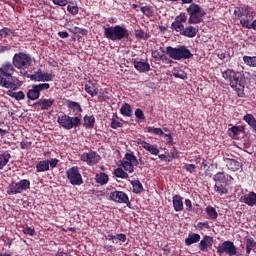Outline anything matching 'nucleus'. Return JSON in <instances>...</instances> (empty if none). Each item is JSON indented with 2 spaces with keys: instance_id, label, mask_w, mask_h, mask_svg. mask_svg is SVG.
Here are the masks:
<instances>
[{
  "instance_id": "nucleus-1",
  "label": "nucleus",
  "mask_w": 256,
  "mask_h": 256,
  "mask_svg": "<svg viewBox=\"0 0 256 256\" xmlns=\"http://www.w3.org/2000/svg\"><path fill=\"white\" fill-rule=\"evenodd\" d=\"M15 73V66L11 62H4L0 67V85L6 89L17 91L23 83L17 78H13Z\"/></svg>"
},
{
  "instance_id": "nucleus-2",
  "label": "nucleus",
  "mask_w": 256,
  "mask_h": 256,
  "mask_svg": "<svg viewBox=\"0 0 256 256\" xmlns=\"http://www.w3.org/2000/svg\"><path fill=\"white\" fill-rule=\"evenodd\" d=\"M222 77L227 81L235 92H237L238 97H243V89H245V74L243 72L235 71L233 69H227L222 72Z\"/></svg>"
},
{
  "instance_id": "nucleus-3",
  "label": "nucleus",
  "mask_w": 256,
  "mask_h": 256,
  "mask_svg": "<svg viewBox=\"0 0 256 256\" xmlns=\"http://www.w3.org/2000/svg\"><path fill=\"white\" fill-rule=\"evenodd\" d=\"M104 37L109 41H123V39H129V30L121 25L103 27Z\"/></svg>"
},
{
  "instance_id": "nucleus-4",
  "label": "nucleus",
  "mask_w": 256,
  "mask_h": 256,
  "mask_svg": "<svg viewBox=\"0 0 256 256\" xmlns=\"http://www.w3.org/2000/svg\"><path fill=\"white\" fill-rule=\"evenodd\" d=\"M166 55H168L170 59H174V61L191 59V57H193V53H191V50H189L185 45H178L175 48H173V46L166 47Z\"/></svg>"
},
{
  "instance_id": "nucleus-5",
  "label": "nucleus",
  "mask_w": 256,
  "mask_h": 256,
  "mask_svg": "<svg viewBox=\"0 0 256 256\" xmlns=\"http://www.w3.org/2000/svg\"><path fill=\"white\" fill-rule=\"evenodd\" d=\"M12 64L14 68L19 69L20 71H27L30 65H33V58L31 55L25 52L15 53L12 58Z\"/></svg>"
},
{
  "instance_id": "nucleus-6",
  "label": "nucleus",
  "mask_w": 256,
  "mask_h": 256,
  "mask_svg": "<svg viewBox=\"0 0 256 256\" xmlns=\"http://www.w3.org/2000/svg\"><path fill=\"white\" fill-rule=\"evenodd\" d=\"M189 19L188 23L189 25H199V23H202L203 17H205L206 13L199 4L192 3L187 9H186Z\"/></svg>"
},
{
  "instance_id": "nucleus-7",
  "label": "nucleus",
  "mask_w": 256,
  "mask_h": 256,
  "mask_svg": "<svg viewBox=\"0 0 256 256\" xmlns=\"http://www.w3.org/2000/svg\"><path fill=\"white\" fill-rule=\"evenodd\" d=\"M57 123L63 129L71 131V129H77L81 127V118L79 116H69L67 114H62L57 117Z\"/></svg>"
},
{
  "instance_id": "nucleus-8",
  "label": "nucleus",
  "mask_w": 256,
  "mask_h": 256,
  "mask_svg": "<svg viewBox=\"0 0 256 256\" xmlns=\"http://www.w3.org/2000/svg\"><path fill=\"white\" fill-rule=\"evenodd\" d=\"M31 189V181L29 179H22L18 182H12L7 188L8 195H19Z\"/></svg>"
},
{
  "instance_id": "nucleus-9",
  "label": "nucleus",
  "mask_w": 256,
  "mask_h": 256,
  "mask_svg": "<svg viewBox=\"0 0 256 256\" xmlns=\"http://www.w3.org/2000/svg\"><path fill=\"white\" fill-rule=\"evenodd\" d=\"M120 165L123 167L124 171L133 173L135 171V167L139 165V160L137 159V156L133 154V152H127L124 155L122 161H120Z\"/></svg>"
},
{
  "instance_id": "nucleus-10",
  "label": "nucleus",
  "mask_w": 256,
  "mask_h": 256,
  "mask_svg": "<svg viewBox=\"0 0 256 256\" xmlns=\"http://www.w3.org/2000/svg\"><path fill=\"white\" fill-rule=\"evenodd\" d=\"M51 89V85L49 83H41V84H34L31 86V89L27 92V98L30 101H37L39 97H41L42 91H48Z\"/></svg>"
},
{
  "instance_id": "nucleus-11",
  "label": "nucleus",
  "mask_w": 256,
  "mask_h": 256,
  "mask_svg": "<svg viewBox=\"0 0 256 256\" xmlns=\"http://www.w3.org/2000/svg\"><path fill=\"white\" fill-rule=\"evenodd\" d=\"M218 255H229V256H240L241 254L237 253V246H235V243L227 240L224 241L222 244H220L218 247H216Z\"/></svg>"
},
{
  "instance_id": "nucleus-12",
  "label": "nucleus",
  "mask_w": 256,
  "mask_h": 256,
  "mask_svg": "<svg viewBox=\"0 0 256 256\" xmlns=\"http://www.w3.org/2000/svg\"><path fill=\"white\" fill-rule=\"evenodd\" d=\"M66 177L71 185H83V176L79 172V167L74 166L66 171Z\"/></svg>"
},
{
  "instance_id": "nucleus-13",
  "label": "nucleus",
  "mask_w": 256,
  "mask_h": 256,
  "mask_svg": "<svg viewBox=\"0 0 256 256\" xmlns=\"http://www.w3.org/2000/svg\"><path fill=\"white\" fill-rule=\"evenodd\" d=\"M80 160L83 161V163L89 165L90 167H93L97 165L99 161H101V156L96 151L91 150L89 152H84L83 154H81Z\"/></svg>"
},
{
  "instance_id": "nucleus-14",
  "label": "nucleus",
  "mask_w": 256,
  "mask_h": 256,
  "mask_svg": "<svg viewBox=\"0 0 256 256\" xmlns=\"http://www.w3.org/2000/svg\"><path fill=\"white\" fill-rule=\"evenodd\" d=\"M234 16L236 19H244L243 17H255V11H251V7L247 4H243L242 6H236L234 8Z\"/></svg>"
},
{
  "instance_id": "nucleus-15",
  "label": "nucleus",
  "mask_w": 256,
  "mask_h": 256,
  "mask_svg": "<svg viewBox=\"0 0 256 256\" xmlns=\"http://www.w3.org/2000/svg\"><path fill=\"white\" fill-rule=\"evenodd\" d=\"M183 23H187V14L180 13V15L175 17L174 21L171 24L172 31H175L176 33L182 35L185 29V25Z\"/></svg>"
},
{
  "instance_id": "nucleus-16",
  "label": "nucleus",
  "mask_w": 256,
  "mask_h": 256,
  "mask_svg": "<svg viewBox=\"0 0 256 256\" xmlns=\"http://www.w3.org/2000/svg\"><path fill=\"white\" fill-rule=\"evenodd\" d=\"M111 201L114 203H124L127 207L131 208V202L129 201V196L123 191H113L110 193Z\"/></svg>"
},
{
  "instance_id": "nucleus-17",
  "label": "nucleus",
  "mask_w": 256,
  "mask_h": 256,
  "mask_svg": "<svg viewBox=\"0 0 256 256\" xmlns=\"http://www.w3.org/2000/svg\"><path fill=\"white\" fill-rule=\"evenodd\" d=\"M54 104L55 100L53 98H41L34 103V107L37 109V111H49Z\"/></svg>"
},
{
  "instance_id": "nucleus-18",
  "label": "nucleus",
  "mask_w": 256,
  "mask_h": 256,
  "mask_svg": "<svg viewBox=\"0 0 256 256\" xmlns=\"http://www.w3.org/2000/svg\"><path fill=\"white\" fill-rule=\"evenodd\" d=\"M213 247V237L209 235H205L200 243L198 244V249L203 253H207L209 249Z\"/></svg>"
},
{
  "instance_id": "nucleus-19",
  "label": "nucleus",
  "mask_w": 256,
  "mask_h": 256,
  "mask_svg": "<svg viewBox=\"0 0 256 256\" xmlns=\"http://www.w3.org/2000/svg\"><path fill=\"white\" fill-rule=\"evenodd\" d=\"M133 65L134 69H136L138 73H147L151 71V65H149V62H145L142 59H134Z\"/></svg>"
},
{
  "instance_id": "nucleus-20",
  "label": "nucleus",
  "mask_w": 256,
  "mask_h": 256,
  "mask_svg": "<svg viewBox=\"0 0 256 256\" xmlns=\"http://www.w3.org/2000/svg\"><path fill=\"white\" fill-rule=\"evenodd\" d=\"M136 143L137 145H141V147H143V149L151 153V155H159V148H157V146L151 145L149 142H146L141 138H138Z\"/></svg>"
},
{
  "instance_id": "nucleus-21",
  "label": "nucleus",
  "mask_w": 256,
  "mask_h": 256,
  "mask_svg": "<svg viewBox=\"0 0 256 256\" xmlns=\"http://www.w3.org/2000/svg\"><path fill=\"white\" fill-rule=\"evenodd\" d=\"M84 89L88 95H91L92 97H97L99 95V84L93 83V81L88 80L85 85Z\"/></svg>"
},
{
  "instance_id": "nucleus-22",
  "label": "nucleus",
  "mask_w": 256,
  "mask_h": 256,
  "mask_svg": "<svg viewBox=\"0 0 256 256\" xmlns=\"http://www.w3.org/2000/svg\"><path fill=\"white\" fill-rule=\"evenodd\" d=\"M240 203H245L248 207H254L256 205V193L249 192L240 197Z\"/></svg>"
},
{
  "instance_id": "nucleus-23",
  "label": "nucleus",
  "mask_w": 256,
  "mask_h": 256,
  "mask_svg": "<svg viewBox=\"0 0 256 256\" xmlns=\"http://www.w3.org/2000/svg\"><path fill=\"white\" fill-rule=\"evenodd\" d=\"M66 106L68 111H72L74 115H79V113H83V108L79 102H75L72 100H66Z\"/></svg>"
},
{
  "instance_id": "nucleus-24",
  "label": "nucleus",
  "mask_w": 256,
  "mask_h": 256,
  "mask_svg": "<svg viewBox=\"0 0 256 256\" xmlns=\"http://www.w3.org/2000/svg\"><path fill=\"white\" fill-rule=\"evenodd\" d=\"M21 77H27V79H31V81L41 82L39 80L40 77L43 75V70L38 69L34 74H29L28 71L22 70L20 71Z\"/></svg>"
},
{
  "instance_id": "nucleus-25",
  "label": "nucleus",
  "mask_w": 256,
  "mask_h": 256,
  "mask_svg": "<svg viewBox=\"0 0 256 256\" xmlns=\"http://www.w3.org/2000/svg\"><path fill=\"white\" fill-rule=\"evenodd\" d=\"M224 162L226 163V167H228L230 171H239V168L243 167V164L235 159L224 158Z\"/></svg>"
},
{
  "instance_id": "nucleus-26",
  "label": "nucleus",
  "mask_w": 256,
  "mask_h": 256,
  "mask_svg": "<svg viewBox=\"0 0 256 256\" xmlns=\"http://www.w3.org/2000/svg\"><path fill=\"white\" fill-rule=\"evenodd\" d=\"M197 33H199V28L194 26H187L184 27V30L182 31L183 37H188L189 39H193V37H197Z\"/></svg>"
},
{
  "instance_id": "nucleus-27",
  "label": "nucleus",
  "mask_w": 256,
  "mask_h": 256,
  "mask_svg": "<svg viewBox=\"0 0 256 256\" xmlns=\"http://www.w3.org/2000/svg\"><path fill=\"white\" fill-rule=\"evenodd\" d=\"M172 204H173L174 211L176 212L183 211V197H181V195L179 194L174 195L172 198Z\"/></svg>"
},
{
  "instance_id": "nucleus-28",
  "label": "nucleus",
  "mask_w": 256,
  "mask_h": 256,
  "mask_svg": "<svg viewBox=\"0 0 256 256\" xmlns=\"http://www.w3.org/2000/svg\"><path fill=\"white\" fill-rule=\"evenodd\" d=\"M0 37L2 39H7V37H19V34L14 29L4 27L0 29Z\"/></svg>"
},
{
  "instance_id": "nucleus-29",
  "label": "nucleus",
  "mask_w": 256,
  "mask_h": 256,
  "mask_svg": "<svg viewBox=\"0 0 256 256\" xmlns=\"http://www.w3.org/2000/svg\"><path fill=\"white\" fill-rule=\"evenodd\" d=\"M245 245H246V255H251V251L256 247V241L253 237H246L245 238Z\"/></svg>"
},
{
  "instance_id": "nucleus-30",
  "label": "nucleus",
  "mask_w": 256,
  "mask_h": 256,
  "mask_svg": "<svg viewBox=\"0 0 256 256\" xmlns=\"http://www.w3.org/2000/svg\"><path fill=\"white\" fill-rule=\"evenodd\" d=\"M10 159L11 153L9 152V150L0 153V170H3L7 163H9Z\"/></svg>"
},
{
  "instance_id": "nucleus-31",
  "label": "nucleus",
  "mask_w": 256,
  "mask_h": 256,
  "mask_svg": "<svg viewBox=\"0 0 256 256\" xmlns=\"http://www.w3.org/2000/svg\"><path fill=\"white\" fill-rule=\"evenodd\" d=\"M229 174H225V172H218L213 176V181L215 183H220V184H227V181H229Z\"/></svg>"
},
{
  "instance_id": "nucleus-32",
  "label": "nucleus",
  "mask_w": 256,
  "mask_h": 256,
  "mask_svg": "<svg viewBox=\"0 0 256 256\" xmlns=\"http://www.w3.org/2000/svg\"><path fill=\"white\" fill-rule=\"evenodd\" d=\"M201 241V235L197 233H190L185 239V245H194V243H199Z\"/></svg>"
},
{
  "instance_id": "nucleus-33",
  "label": "nucleus",
  "mask_w": 256,
  "mask_h": 256,
  "mask_svg": "<svg viewBox=\"0 0 256 256\" xmlns=\"http://www.w3.org/2000/svg\"><path fill=\"white\" fill-rule=\"evenodd\" d=\"M214 191L215 193L220 195V197L223 195H227L229 193V189H227V184H221V183H216L214 185Z\"/></svg>"
},
{
  "instance_id": "nucleus-34",
  "label": "nucleus",
  "mask_w": 256,
  "mask_h": 256,
  "mask_svg": "<svg viewBox=\"0 0 256 256\" xmlns=\"http://www.w3.org/2000/svg\"><path fill=\"white\" fill-rule=\"evenodd\" d=\"M241 27H244V29H253L256 31V20L252 21L249 20V18H242L240 20Z\"/></svg>"
},
{
  "instance_id": "nucleus-35",
  "label": "nucleus",
  "mask_w": 256,
  "mask_h": 256,
  "mask_svg": "<svg viewBox=\"0 0 256 256\" xmlns=\"http://www.w3.org/2000/svg\"><path fill=\"white\" fill-rule=\"evenodd\" d=\"M83 120V127H85V129H93V127H95V116L85 115Z\"/></svg>"
},
{
  "instance_id": "nucleus-36",
  "label": "nucleus",
  "mask_w": 256,
  "mask_h": 256,
  "mask_svg": "<svg viewBox=\"0 0 256 256\" xmlns=\"http://www.w3.org/2000/svg\"><path fill=\"white\" fill-rule=\"evenodd\" d=\"M45 171H49V160H42L36 164L37 173H45Z\"/></svg>"
},
{
  "instance_id": "nucleus-37",
  "label": "nucleus",
  "mask_w": 256,
  "mask_h": 256,
  "mask_svg": "<svg viewBox=\"0 0 256 256\" xmlns=\"http://www.w3.org/2000/svg\"><path fill=\"white\" fill-rule=\"evenodd\" d=\"M206 215L208 216V219H211L212 221H215L217 217H219V214L217 213V209L215 207L209 205L205 208Z\"/></svg>"
},
{
  "instance_id": "nucleus-38",
  "label": "nucleus",
  "mask_w": 256,
  "mask_h": 256,
  "mask_svg": "<svg viewBox=\"0 0 256 256\" xmlns=\"http://www.w3.org/2000/svg\"><path fill=\"white\" fill-rule=\"evenodd\" d=\"M120 113L124 117H132L133 109H131V105L129 103H124L120 108Z\"/></svg>"
},
{
  "instance_id": "nucleus-39",
  "label": "nucleus",
  "mask_w": 256,
  "mask_h": 256,
  "mask_svg": "<svg viewBox=\"0 0 256 256\" xmlns=\"http://www.w3.org/2000/svg\"><path fill=\"white\" fill-rule=\"evenodd\" d=\"M243 121H245V123H247L249 127L253 129V131H256V119L255 116H253V114H246L243 117Z\"/></svg>"
},
{
  "instance_id": "nucleus-40",
  "label": "nucleus",
  "mask_w": 256,
  "mask_h": 256,
  "mask_svg": "<svg viewBox=\"0 0 256 256\" xmlns=\"http://www.w3.org/2000/svg\"><path fill=\"white\" fill-rule=\"evenodd\" d=\"M95 181L96 183H99V185H107V183H109V176L106 173L101 172L96 174Z\"/></svg>"
},
{
  "instance_id": "nucleus-41",
  "label": "nucleus",
  "mask_w": 256,
  "mask_h": 256,
  "mask_svg": "<svg viewBox=\"0 0 256 256\" xmlns=\"http://www.w3.org/2000/svg\"><path fill=\"white\" fill-rule=\"evenodd\" d=\"M131 185L133 187V193L139 195V193H143V184L139 180H132Z\"/></svg>"
},
{
  "instance_id": "nucleus-42",
  "label": "nucleus",
  "mask_w": 256,
  "mask_h": 256,
  "mask_svg": "<svg viewBox=\"0 0 256 256\" xmlns=\"http://www.w3.org/2000/svg\"><path fill=\"white\" fill-rule=\"evenodd\" d=\"M242 59L247 67H256V56H243Z\"/></svg>"
},
{
  "instance_id": "nucleus-43",
  "label": "nucleus",
  "mask_w": 256,
  "mask_h": 256,
  "mask_svg": "<svg viewBox=\"0 0 256 256\" xmlns=\"http://www.w3.org/2000/svg\"><path fill=\"white\" fill-rule=\"evenodd\" d=\"M114 175L118 179H129V174L127 172H125V170H123V168H121V167L114 169Z\"/></svg>"
},
{
  "instance_id": "nucleus-44",
  "label": "nucleus",
  "mask_w": 256,
  "mask_h": 256,
  "mask_svg": "<svg viewBox=\"0 0 256 256\" xmlns=\"http://www.w3.org/2000/svg\"><path fill=\"white\" fill-rule=\"evenodd\" d=\"M8 95L13 99H16V101H23V99H25V93L23 91H18V92L9 91Z\"/></svg>"
},
{
  "instance_id": "nucleus-45",
  "label": "nucleus",
  "mask_w": 256,
  "mask_h": 256,
  "mask_svg": "<svg viewBox=\"0 0 256 256\" xmlns=\"http://www.w3.org/2000/svg\"><path fill=\"white\" fill-rule=\"evenodd\" d=\"M135 37L137 39H143V41H147V39H149V37H151V35H149V33L143 31L142 29L140 30H135Z\"/></svg>"
},
{
  "instance_id": "nucleus-46",
  "label": "nucleus",
  "mask_w": 256,
  "mask_h": 256,
  "mask_svg": "<svg viewBox=\"0 0 256 256\" xmlns=\"http://www.w3.org/2000/svg\"><path fill=\"white\" fill-rule=\"evenodd\" d=\"M173 75L177 79H187V73L181 69L174 68Z\"/></svg>"
},
{
  "instance_id": "nucleus-47",
  "label": "nucleus",
  "mask_w": 256,
  "mask_h": 256,
  "mask_svg": "<svg viewBox=\"0 0 256 256\" xmlns=\"http://www.w3.org/2000/svg\"><path fill=\"white\" fill-rule=\"evenodd\" d=\"M147 133H154V135H159L160 137H163L165 135V132H163V129L155 128V127H148Z\"/></svg>"
},
{
  "instance_id": "nucleus-48",
  "label": "nucleus",
  "mask_w": 256,
  "mask_h": 256,
  "mask_svg": "<svg viewBox=\"0 0 256 256\" xmlns=\"http://www.w3.org/2000/svg\"><path fill=\"white\" fill-rule=\"evenodd\" d=\"M120 241L121 243H125V241H127V235L120 233V234H116L113 235L112 234V243H115V241Z\"/></svg>"
},
{
  "instance_id": "nucleus-49",
  "label": "nucleus",
  "mask_w": 256,
  "mask_h": 256,
  "mask_svg": "<svg viewBox=\"0 0 256 256\" xmlns=\"http://www.w3.org/2000/svg\"><path fill=\"white\" fill-rule=\"evenodd\" d=\"M195 229H197V231H203L204 229H210L209 222H199L195 226Z\"/></svg>"
},
{
  "instance_id": "nucleus-50",
  "label": "nucleus",
  "mask_w": 256,
  "mask_h": 256,
  "mask_svg": "<svg viewBox=\"0 0 256 256\" xmlns=\"http://www.w3.org/2000/svg\"><path fill=\"white\" fill-rule=\"evenodd\" d=\"M135 117L140 121H145V113H143V110L141 108H137L135 110Z\"/></svg>"
},
{
  "instance_id": "nucleus-51",
  "label": "nucleus",
  "mask_w": 256,
  "mask_h": 256,
  "mask_svg": "<svg viewBox=\"0 0 256 256\" xmlns=\"http://www.w3.org/2000/svg\"><path fill=\"white\" fill-rule=\"evenodd\" d=\"M38 80L45 82V81H53V75L49 73H42V76L38 78Z\"/></svg>"
},
{
  "instance_id": "nucleus-52",
  "label": "nucleus",
  "mask_w": 256,
  "mask_h": 256,
  "mask_svg": "<svg viewBox=\"0 0 256 256\" xmlns=\"http://www.w3.org/2000/svg\"><path fill=\"white\" fill-rule=\"evenodd\" d=\"M22 231L24 235H30V237L35 235V228H31L29 226L24 227Z\"/></svg>"
},
{
  "instance_id": "nucleus-53",
  "label": "nucleus",
  "mask_w": 256,
  "mask_h": 256,
  "mask_svg": "<svg viewBox=\"0 0 256 256\" xmlns=\"http://www.w3.org/2000/svg\"><path fill=\"white\" fill-rule=\"evenodd\" d=\"M32 145H33V142H31V141L22 140L20 142L21 149H31Z\"/></svg>"
},
{
  "instance_id": "nucleus-54",
  "label": "nucleus",
  "mask_w": 256,
  "mask_h": 256,
  "mask_svg": "<svg viewBox=\"0 0 256 256\" xmlns=\"http://www.w3.org/2000/svg\"><path fill=\"white\" fill-rule=\"evenodd\" d=\"M110 127H111V129H119V128L123 127V123H121L113 118L111 120Z\"/></svg>"
},
{
  "instance_id": "nucleus-55",
  "label": "nucleus",
  "mask_w": 256,
  "mask_h": 256,
  "mask_svg": "<svg viewBox=\"0 0 256 256\" xmlns=\"http://www.w3.org/2000/svg\"><path fill=\"white\" fill-rule=\"evenodd\" d=\"M67 11L68 13H71V15H77L79 13V7L68 5Z\"/></svg>"
},
{
  "instance_id": "nucleus-56",
  "label": "nucleus",
  "mask_w": 256,
  "mask_h": 256,
  "mask_svg": "<svg viewBox=\"0 0 256 256\" xmlns=\"http://www.w3.org/2000/svg\"><path fill=\"white\" fill-rule=\"evenodd\" d=\"M184 169H186L188 173H195L197 166L195 164H184Z\"/></svg>"
},
{
  "instance_id": "nucleus-57",
  "label": "nucleus",
  "mask_w": 256,
  "mask_h": 256,
  "mask_svg": "<svg viewBox=\"0 0 256 256\" xmlns=\"http://www.w3.org/2000/svg\"><path fill=\"white\" fill-rule=\"evenodd\" d=\"M57 165H59V159L51 158L50 160H48L49 168L51 167V169H55V167H57Z\"/></svg>"
},
{
  "instance_id": "nucleus-58",
  "label": "nucleus",
  "mask_w": 256,
  "mask_h": 256,
  "mask_svg": "<svg viewBox=\"0 0 256 256\" xmlns=\"http://www.w3.org/2000/svg\"><path fill=\"white\" fill-rule=\"evenodd\" d=\"M184 205L186 207V211H188V212L193 211V202H191V199H189V198L185 199Z\"/></svg>"
},
{
  "instance_id": "nucleus-59",
  "label": "nucleus",
  "mask_w": 256,
  "mask_h": 256,
  "mask_svg": "<svg viewBox=\"0 0 256 256\" xmlns=\"http://www.w3.org/2000/svg\"><path fill=\"white\" fill-rule=\"evenodd\" d=\"M179 157V151L177 150V148L172 147L170 149V159H177Z\"/></svg>"
},
{
  "instance_id": "nucleus-60",
  "label": "nucleus",
  "mask_w": 256,
  "mask_h": 256,
  "mask_svg": "<svg viewBox=\"0 0 256 256\" xmlns=\"http://www.w3.org/2000/svg\"><path fill=\"white\" fill-rule=\"evenodd\" d=\"M141 12L147 17H151V7L150 6H142L140 8Z\"/></svg>"
},
{
  "instance_id": "nucleus-61",
  "label": "nucleus",
  "mask_w": 256,
  "mask_h": 256,
  "mask_svg": "<svg viewBox=\"0 0 256 256\" xmlns=\"http://www.w3.org/2000/svg\"><path fill=\"white\" fill-rule=\"evenodd\" d=\"M54 5H58V7H65L68 3L67 0H52Z\"/></svg>"
},
{
  "instance_id": "nucleus-62",
  "label": "nucleus",
  "mask_w": 256,
  "mask_h": 256,
  "mask_svg": "<svg viewBox=\"0 0 256 256\" xmlns=\"http://www.w3.org/2000/svg\"><path fill=\"white\" fill-rule=\"evenodd\" d=\"M163 137H167L166 139L167 145H173V135L171 133L164 134Z\"/></svg>"
},
{
  "instance_id": "nucleus-63",
  "label": "nucleus",
  "mask_w": 256,
  "mask_h": 256,
  "mask_svg": "<svg viewBox=\"0 0 256 256\" xmlns=\"http://www.w3.org/2000/svg\"><path fill=\"white\" fill-rule=\"evenodd\" d=\"M229 131H231V133L234 135V137H236V135H239V126H232L231 128H229Z\"/></svg>"
},
{
  "instance_id": "nucleus-64",
  "label": "nucleus",
  "mask_w": 256,
  "mask_h": 256,
  "mask_svg": "<svg viewBox=\"0 0 256 256\" xmlns=\"http://www.w3.org/2000/svg\"><path fill=\"white\" fill-rule=\"evenodd\" d=\"M104 249L106 250V253H113V251H116L115 246L113 245H104Z\"/></svg>"
}]
</instances>
